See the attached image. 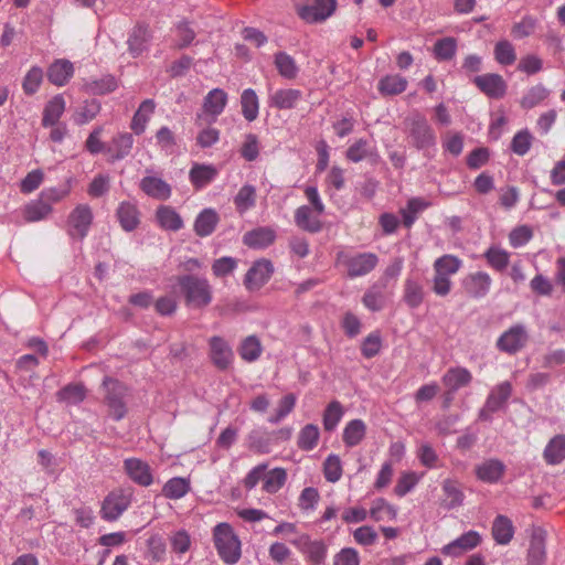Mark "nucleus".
<instances>
[{"label":"nucleus","instance_id":"72a5a7b5","mask_svg":"<svg viewBox=\"0 0 565 565\" xmlns=\"http://www.w3.org/2000/svg\"><path fill=\"white\" fill-rule=\"evenodd\" d=\"M65 109V100L61 95L54 96L44 107L42 125L44 127L55 126Z\"/></svg>","mask_w":565,"mask_h":565},{"label":"nucleus","instance_id":"58836bf2","mask_svg":"<svg viewBox=\"0 0 565 565\" xmlns=\"http://www.w3.org/2000/svg\"><path fill=\"white\" fill-rule=\"evenodd\" d=\"M407 87V81L401 75H386L379 82V92L382 95H398Z\"/></svg>","mask_w":565,"mask_h":565},{"label":"nucleus","instance_id":"393cba45","mask_svg":"<svg viewBox=\"0 0 565 565\" xmlns=\"http://www.w3.org/2000/svg\"><path fill=\"white\" fill-rule=\"evenodd\" d=\"M386 284L384 280H377L364 294L362 298L363 305L371 311H380L385 306L384 290Z\"/></svg>","mask_w":565,"mask_h":565},{"label":"nucleus","instance_id":"c03bdc74","mask_svg":"<svg viewBox=\"0 0 565 565\" xmlns=\"http://www.w3.org/2000/svg\"><path fill=\"white\" fill-rule=\"evenodd\" d=\"M216 175V170L211 166L194 164L190 170L192 184L200 189L210 183Z\"/></svg>","mask_w":565,"mask_h":565},{"label":"nucleus","instance_id":"c756f323","mask_svg":"<svg viewBox=\"0 0 565 565\" xmlns=\"http://www.w3.org/2000/svg\"><path fill=\"white\" fill-rule=\"evenodd\" d=\"M512 394V385L510 382L505 381L497 386H494L489 393L486 402L488 403V408L491 411H500L503 408Z\"/></svg>","mask_w":565,"mask_h":565},{"label":"nucleus","instance_id":"338daca9","mask_svg":"<svg viewBox=\"0 0 565 565\" xmlns=\"http://www.w3.org/2000/svg\"><path fill=\"white\" fill-rule=\"evenodd\" d=\"M237 260L230 256L217 258L212 264V271L215 277L222 278L235 270Z\"/></svg>","mask_w":565,"mask_h":565},{"label":"nucleus","instance_id":"bf43d9fd","mask_svg":"<svg viewBox=\"0 0 565 565\" xmlns=\"http://www.w3.org/2000/svg\"><path fill=\"white\" fill-rule=\"evenodd\" d=\"M461 262L459 258L452 255H444L436 259L434 264L435 274L449 277L458 271Z\"/></svg>","mask_w":565,"mask_h":565},{"label":"nucleus","instance_id":"052dcab7","mask_svg":"<svg viewBox=\"0 0 565 565\" xmlns=\"http://www.w3.org/2000/svg\"><path fill=\"white\" fill-rule=\"evenodd\" d=\"M85 390L79 384H68L57 392V399L70 404H77L84 401Z\"/></svg>","mask_w":565,"mask_h":565},{"label":"nucleus","instance_id":"a19ab883","mask_svg":"<svg viewBox=\"0 0 565 565\" xmlns=\"http://www.w3.org/2000/svg\"><path fill=\"white\" fill-rule=\"evenodd\" d=\"M51 211V204L39 198L25 205L23 216L26 222H38L44 220Z\"/></svg>","mask_w":565,"mask_h":565},{"label":"nucleus","instance_id":"dca6fc26","mask_svg":"<svg viewBox=\"0 0 565 565\" xmlns=\"http://www.w3.org/2000/svg\"><path fill=\"white\" fill-rule=\"evenodd\" d=\"M302 99V92L295 88H281L271 94L268 98L270 107L279 110L292 109Z\"/></svg>","mask_w":565,"mask_h":565},{"label":"nucleus","instance_id":"f704fd0d","mask_svg":"<svg viewBox=\"0 0 565 565\" xmlns=\"http://www.w3.org/2000/svg\"><path fill=\"white\" fill-rule=\"evenodd\" d=\"M154 108L156 105L152 99H146L140 104L130 124V128L136 135H141L145 131L146 125L153 114Z\"/></svg>","mask_w":565,"mask_h":565},{"label":"nucleus","instance_id":"4be33fe9","mask_svg":"<svg viewBox=\"0 0 565 565\" xmlns=\"http://www.w3.org/2000/svg\"><path fill=\"white\" fill-rule=\"evenodd\" d=\"M140 189L149 196L157 200H167L171 195V186L157 177H145L140 181Z\"/></svg>","mask_w":565,"mask_h":565},{"label":"nucleus","instance_id":"3c124183","mask_svg":"<svg viewBox=\"0 0 565 565\" xmlns=\"http://www.w3.org/2000/svg\"><path fill=\"white\" fill-rule=\"evenodd\" d=\"M494 58L501 65H512L516 61L514 46L508 40H501L494 45Z\"/></svg>","mask_w":565,"mask_h":565},{"label":"nucleus","instance_id":"4c0bfd02","mask_svg":"<svg viewBox=\"0 0 565 565\" xmlns=\"http://www.w3.org/2000/svg\"><path fill=\"white\" fill-rule=\"evenodd\" d=\"M270 435L263 428L253 429L247 436L248 448L257 454L270 451Z\"/></svg>","mask_w":565,"mask_h":565},{"label":"nucleus","instance_id":"4468645a","mask_svg":"<svg viewBox=\"0 0 565 565\" xmlns=\"http://www.w3.org/2000/svg\"><path fill=\"white\" fill-rule=\"evenodd\" d=\"M124 470L135 483L141 487H149L153 481L150 466L141 459H126Z\"/></svg>","mask_w":565,"mask_h":565},{"label":"nucleus","instance_id":"864d4df0","mask_svg":"<svg viewBox=\"0 0 565 565\" xmlns=\"http://www.w3.org/2000/svg\"><path fill=\"white\" fill-rule=\"evenodd\" d=\"M342 462L338 455H329L323 462V475L327 481L334 483L342 477Z\"/></svg>","mask_w":565,"mask_h":565},{"label":"nucleus","instance_id":"79ce46f5","mask_svg":"<svg viewBox=\"0 0 565 565\" xmlns=\"http://www.w3.org/2000/svg\"><path fill=\"white\" fill-rule=\"evenodd\" d=\"M190 491L189 480L174 477L166 482L162 488V493L166 498L177 500L184 497Z\"/></svg>","mask_w":565,"mask_h":565},{"label":"nucleus","instance_id":"c85d7f7f","mask_svg":"<svg viewBox=\"0 0 565 565\" xmlns=\"http://www.w3.org/2000/svg\"><path fill=\"white\" fill-rule=\"evenodd\" d=\"M159 225L168 231L177 232L183 227V221L180 214L171 206L161 205L156 212Z\"/></svg>","mask_w":565,"mask_h":565},{"label":"nucleus","instance_id":"7c9ffc66","mask_svg":"<svg viewBox=\"0 0 565 565\" xmlns=\"http://www.w3.org/2000/svg\"><path fill=\"white\" fill-rule=\"evenodd\" d=\"M543 457L548 465H558L565 460V435L554 436L547 443Z\"/></svg>","mask_w":565,"mask_h":565},{"label":"nucleus","instance_id":"09e8293b","mask_svg":"<svg viewBox=\"0 0 565 565\" xmlns=\"http://www.w3.org/2000/svg\"><path fill=\"white\" fill-rule=\"evenodd\" d=\"M275 65L278 73L287 79H292L298 74V67L295 60L285 52H278L275 55Z\"/></svg>","mask_w":565,"mask_h":565},{"label":"nucleus","instance_id":"1a4fd4ad","mask_svg":"<svg viewBox=\"0 0 565 565\" xmlns=\"http://www.w3.org/2000/svg\"><path fill=\"white\" fill-rule=\"evenodd\" d=\"M273 274V263L266 258L258 259L247 270L244 285L250 291L258 290L271 278Z\"/></svg>","mask_w":565,"mask_h":565},{"label":"nucleus","instance_id":"5fc2aeb1","mask_svg":"<svg viewBox=\"0 0 565 565\" xmlns=\"http://www.w3.org/2000/svg\"><path fill=\"white\" fill-rule=\"evenodd\" d=\"M457 50V41L455 38L448 36L438 40L434 45L435 57L439 61L451 60Z\"/></svg>","mask_w":565,"mask_h":565},{"label":"nucleus","instance_id":"a878e982","mask_svg":"<svg viewBox=\"0 0 565 565\" xmlns=\"http://www.w3.org/2000/svg\"><path fill=\"white\" fill-rule=\"evenodd\" d=\"M545 558V533L537 529L534 530L527 551L529 565H542Z\"/></svg>","mask_w":565,"mask_h":565},{"label":"nucleus","instance_id":"cd10ccee","mask_svg":"<svg viewBox=\"0 0 565 565\" xmlns=\"http://www.w3.org/2000/svg\"><path fill=\"white\" fill-rule=\"evenodd\" d=\"M295 223L309 233H318L322 230V222L312 215V210L308 205H301L296 210Z\"/></svg>","mask_w":565,"mask_h":565},{"label":"nucleus","instance_id":"aec40b11","mask_svg":"<svg viewBox=\"0 0 565 565\" xmlns=\"http://www.w3.org/2000/svg\"><path fill=\"white\" fill-rule=\"evenodd\" d=\"M121 228L131 232L140 223V213L137 205L132 202H121L116 212Z\"/></svg>","mask_w":565,"mask_h":565},{"label":"nucleus","instance_id":"412c9836","mask_svg":"<svg viewBox=\"0 0 565 565\" xmlns=\"http://www.w3.org/2000/svg\"><path fill=\"white\" fill-rule=\"evenodd\" d=\"M220 216L216 213V211L211 207H207L199 213L194 221L193 228L198 236L205 237L211 235L215 231Z\"/></svg>","mask_w":565,"mask_h":565},{"label":"nucleus","instance_id":"0e129e2a","mask_svg":"<svg viewBox=\"0 0 565 565\" xmlns=\"http://www.w3.org/2000/svg\"><path fill=\"white\" fill-rule=\"evenodd\" d=\"M43 79V72L40 67L33 66L24 76L22 87L26 95H33L40 87Z\"/></svg>","mask_w":565,"mask_h":565},{"label":"nucleus","instance_id":"2eb2a0df","mask_svg":"<svg viewBox=\"0 0 565 565\" xmlns=\"http://www.w3.org/2000/svg\"><path fill=\"white\" fill-rule=\"evenodd\" d=\"M481 543V536L477 531H468L458 539L445 545L441 550L444 555L457 557Z\"/></svg>","mask_w":565,"mask_h":565},{"label":"nucleus","instance_id":"a211bd4d","mask_svg":"<svg viewBox=\"0 0 565 565\" xmlns=\"http://www.w3.org/2000/svg\"><path fill=\"white\" fill-rule=\"evenodd\" d=\"M151 34L148 25L140 23L137 24L130 32L127 40L129 53L134 57H137L140 54H142L148 49Z\"/></svg>","mask_w":565,"mask_h":565},{"label":"nucleus","instance_id":"4d7b16f0","mask_svg":"<svg viewBox=\"0 0 565 565\" xmlns=\"http://www.w3.org/2000/svg\"><path fill=\"white\" fill-rule=\"evenodd\" d=\"M484 258L487 259L488 264L498 271H503L510 262L509 253L497 247H490L484 253Z\"/></svg>","mask_w":565,"mask_h":565},{"label":"nucleus","instance_id":"9d476101","mask_svg":"<svg viewBox=\"0 0 565 565\" xmlns=\"http://www.w3.org/2000/svg\"><path fill=\"white\" fill-rule=\"evenodd\" d=\"M472 83L481 93L492 99H501L507 94L508 85L503 77L497 73L475 76Z\"/></svg>","mask_w":565,"mask_h":565},{"label":"nucleus","instance_id":"e433bc0d","mask_svg":"<svg viewBox=\"0 0 565 565\" xmlns=\"http://www.w3.org/2000/svg\"><path fill=\"white\" fill-rule=\"evenodd\" d=\"M366 433V426L362 419L350 420L343 429V443L348 447H354L359 445Z\"/></svg>","mask_w":565,"mask_h":565},{"label":"nucleus","instance_id":"de8ad7c7","mask_svg":"<svg viewBox=\"0 0 565 565\" xmlns=\"http://www.w3.org/2000/svg\"><path fill=\"white\" fill-rule=\"evenodd\" d=\"M238 353L244 361L254 362L262 353V344L256 335L245 338L238 349Z\"/></svg>","mask_w":565,"mask_h":565},{"label":"nucleus","instance_id":"6e6552de","mask_svg":"<svg viewBox=\"0 0 565 565\" xmlns=\"http://www.w3.org/2000/svg\"><path fill=\"white\" fill-rule=\"evenodd\" d=\"M529 340V334L523 324H514L503 332L497 341V348L501 352L515 354L522 350Z\"/></svg>","mask_w":565,"mask_h":565},{"label":"nucleus","instance_id":"ddd939ff","mask_svg":"<svg viewBox=\"0 0 565 565\" xmlns=\"http://www.w3.org/2000/svg\"><path fill=\"white\" fill-rule=\"evenodd\" d=\"M134 136L130 132H118L107 143L105 153L109 154V162H115L127 158L134 147Z\"/></svg>","mask_w":565,"mask_h":565},{"label":"nucleus","instance_id":"423d86ee","mask_svg":"<svg viewBox=\"0 0 565 565\" xmlns=\"http://www.w3.org/2000/svg\"><path fill=\"white\" fill-rule=\"evenodd\" d=\"M131 501V489L118 488L110 491L102 502L99 511L102 519L107 522L117 521L121 514L130 507Z\"/></svg>","mask_w":565,"mask_h":565},{"label":"nucleus","instance_id":"f03ea898","mask_svg":"<svg viewBox=\"0 0 565 565\" xmlns=\"http://www.w3.org/2000/svg\"><path fill=\"white\" fill-rule=\"evenodd\" d=\"M403 131L409 146L426 151L435 148L437 138L434 128L422 113L414 110L403 120Z\"/></svg>","mask_w":565,"mask_h":565},{"label":"nucleus","instance_id":"473e14b6","mask_svg":"<svg viewBox=\"0 0 565 565\" xmlns=\"http://www.w3.org/2000/svg\"><path fill=\"white\" fill-rule=\"evenodd\" d=\"M443 491L445 494V499L443 501V505L448 509H455L462 504L465 494L460 488L458 481L452 479H446L443 482Z\"/></svg>","mask_w":565,"mask_h":565},{"label":"nucleus","instance_id":"f257e3e1","mask_svg":"<svg viewBox=\"0 0 565 565\" xmlns=\"http://www.w3.org/2000/svg\"><path fill=\"white\" fill-rule=\"evenodd\" d=\"M175 281L188 308L204 309L212 302L213 290L206 278L184 274L177 276Z\"/></svg>","mask_w":565,"mask_h":565},{"label":"nucleus","instance_id":"49530a36","mask_svg":"<svg viewBox=\"0 0 565 565\" xmlns=\"http://www.w3.org/2000/svg\"><path fill=\"white\" fill-rule=\"evenodd\" d=\"M256 189L250 184L243 185L234 198V204L239 213H244L255 205Z\"/></svg>","mask_w":565,"mask_h":565},{"label":"nucleus","instance_id":"f8f14e48","mask_svg":"<svg viewBox=\"0 0 565 565\" xmlns=\"http://www.w3.org/2000/svg\"><path fill=\"white\" fill-rule=\"evenodd\" d=\"M210 359L220 371H226L233 362V351L221 337L214 335L209 340Z\"/></svg>","mask_w":565,"mask_h":565},{"label":"nucleus","instance_id":"f3484780","mask_svg":"<svg viewBox=\"0 0 565 565\" xmlns=\"http://www.w3.org/2000/svg\"><path fill=\"white\" fill-rule=\"evenodd\" d=\"M276 239V232L267 226L248 231L243 236V243L255 249L266 248Z\"/></svg>","mask_w":565,"mask_h":565},{"label":"nucleus","instance_id":"e2e57ef3","mask_svg":"<svg viewBox=\"0 0 565 565\" xmlns=\"http://www.w3.org/2000/svg\"><path fill=\"white\" fill-rule=\"evenodd\" d=\"M533 237V231L529 225L514 227L509 234L510 245L514 248L527 244Z\"/></svg>","mask_w":565,"mask_h":565},{"label":"nucleus","instance_id":"20e7f679","mask_svg":"<svg viewBox=\"0 0 565 565\" xmlns=\"http://www.w3.org/2000/svg\"><path fill=\"white\" fill-rule=\"evenodd\" d=\"M337 263L345 267L349 278H356L370 274L377 266L379 257L370 252L350 254L341 250L337 253Z\"/></svg>","mask_w":565,"mask_h":565},{"label":"nucleus","instance_id":"5701e85b","mask_svg":"<svg viewBox=\"0 0 565 565\" xmlns=\"http://www.w3.org/2000/svg\"><path fill=\"white\" fill-rule=\"evenodd\" d=\"M74 67L68 60H56L47 70V79L56 86L65 85L73 76Z\"/></svg>","mask_w":565,"mask_h":565},{"label":"nucleus","instance_id":"39448f33","mask_svg":"<svg viewBox=\"0 0 565 565\" xmlns=\"http://www.w3.org/2000/svg\"><path fill=\"white\" fill-rule=\"evenodd\" d=\"M337 9V0H301L296 4L298 17L306 23L324 22Z\"/></svg>","mask_w":565,"mask_h":565},{"label":"nucleus","instance_id":"6e6d98bb","mask_svg":"<svg viewBox=\"0 0 565 565\" xmlns=\"http://www.w3.org/2000/svg\"><path fill=\"white\" fill-rule=\"evenodd\" d=\"M287 472L282 468H275L265 476L263 489L268 493H276L286 482Z\"/></svg>","mask_w":565,"mask_h":565},{"label":"nucleus","instance_id":"ea45409f","mask_svg":"<svg viewBox=\"0 0 565 565\" xmlns=\"http://www.w3.org/2000/svg\"><path fill=\"white\" fill-rule=\"evenodd\" d=\"M242 114L248 121H254L258 116L259 103L256 92L252 88L243 90L241 96Z\"/></svg>","mask_w":565,"mask_h":565},{"label":"nucleus","instance_id":"6ab92c4d","mask_svg":"<svg viewBox=\"0 0 565 565\" xmlns=\"http://www.w3.org/2000/svg\"><path fill=\"white\" fill-rule=\"evenodd\" d=\"M490 286L491 278L483 271L471 274L463 280L467 294L473 298L484 297L489 292Z\"/></svg>","mask_w":565,"mask_h":565},{"label":"nucleus","instance_id":"37998d69","mask_svg":"<svg viewBox=\"0 0 565 565\" xmlns=\"http://www.w3.org/2000/svg\"><path fill=\"white\" fill-rule=\"evenodd\" d=\"M344 414L342 404L339 401H332L323 412L322 423L327 431H333Z\"/></svg>","mask_w":565,"mask_h":565},{"label":"nucleus","instance_id":"680f3d73","mask_svg":"<svg viewBox=\"0 0 565 565\" xmlns=\"http://www.w3.org/2000/svg\"><path fill=\"white\" fill-rule=\"evenodd\" d=\"M100 110V104L95 100H86L84 105L74 115V121L77 125H84L93 120Z\"/></svg>","mask_w":565,"mask_h":565},{"label":"nucleus","instance_id":"13d9d810","mask_svg":"<svg viewBox=\"0 0 565 565\" xmlns=\"http://www.w3.org/2000/svg\"><path fill=\"white\" fill-rule=\"evenodd\" d=\"M424 299L423 287L412 280L407 279L405 281V290H404V301L407 303L409 308H417Z\"/></svg>","mask_w":565,"mask_h":565},{"label":"nucleus","instance_id":"a18cd8bd","mask_svg":"<svg viewBox=\"0 0 565 565\" xmlns=\"http://www.w3.org/2000/svg\"><path fill=\"white\" fill-rule=\"evenodd\" d=\"M319 436L320 433L318 426L307 424L299 433L297 445L301 450H312L318 445Z\"/></svg>","mask_w":565,"mask_h":565},{"label":"nucleus","instance_id":"0eeeda50","mask_svg":"<svg viewBox=\"0 0 565 565\" xmlns=\"http://www.w3.org/2000/svg\"><path fill=\"white\" fill-rule=\"evenodd\" d=\"M106 390L105 403L108 406L109 414L115 420L122 419L127 414L125 397L127 395V386L110 377H106L103 382Z\"/></svg>","mask_w":565,"mask_h":565},{"label":"nucleus","instance_id":"9b49d317","mask_svg":"<svg viewBox=\"0 0 565 565\" xmlns=\"http://www.w3.org/2000/svg\"><path fill=\"white\" fill-rule=\"evenodd\" d=\"M93 222V212L87 204L77 205L68 216L70 231L72 237L84 238L87 235Z\"/></svg>","mask_w":565,"mask_h":565},{"label":"nucleus","instance_id":"69168bd1","mask_svg":"<svg viewBox=\"0 0 565 565\" xmlns=\"http://www.w3.org/2000/svg\"><path fill=\"white\" fill-rule=\"evenodd\" d=\"M110 189V178L108 174H97L88 185L87 193L92 198H100Z\"/></svg>","mask_w":565,"mask_h":565},{"label":"nucleus","instance_id":"2f4dec72","mask_svg":"<svg viewBox=\"0 0 565 565\" xmlns=\"http://www.w3.org/2000/svg\"><path fill=\"white\" fill-rule=\"evenodd\" d=\"M514 534L512 521L505 515H498L492 524V536L498 544L505 545L511 542Z\"/></svg>","mask_w":565,"mask_h":565},{"label":"nucleus","instance_id":"c9c22d12","mask_svg":"<svg viewBox=\"0 0 565 565\" xmlns=\"http://www.w3.org/2000/svg\"><path fill=\"white\" fill-rule=\"evenodd\" d=\"M226 103L227 94L221 88H214L204 97L203 108L205 113L216 117L222 114Z\"/></svg>","mask_w":565,"mask_h":565},{"label":"nucleus","instance_id":"603ef678","mask_svg":"<svg viewBox=\"0 0 565 565\" xmlns=\"http://www.w3.org/2000/svg\"><path fill=\"white\" fill-rule=\"evenodd\" d=\"M548 96V90L542 85L537 84L531 87L522 97L520 105L524 109H531L542 103Z\"/></svg>","mask_w":565,"mask_h":565},{"label":"nucleus","instance_id":"b1692460","mask_svg":"<svg viewBox=\"0 0 565 565\" xmlns=\"http://www.w3.org/2000/svg\"><path fill=\"white\" fill-rule=\"evenodd\" d=\"M505 471V466L498 459H489L477 466L476 475L483 482H498Z\"/></svg>","mask_w":565,"mask_h":565},{"label":"nucleus","instance_id":"bb28decb","mask_svg":"<svg viewBox=\"0 0 565 565\" xmlns=\"http://www.w3.org/2000/svg\"><path fill=\"white\" fill-rule=\"evenodd\" d=\"M472 380L471 373L465 367H450L443 376V384L446 388L458 391L470 384Z\"/></svg>","mask_w":565,"mask_h":565},{"label":"nucleus","instance_id":"774afa93","mask_svg":"<svg viewBox=\"0 0 565 565\" xmlns=\"http://www.w3.org/2000/svg\"><path fill=\"white\" fill-rule=\"evenodd\" d=\"M382 347L381 337L377 332L369 334L362 342L361 352L366 359L374 358L379 354Z\"/></svg>","mask_w":565,"mask_h":565},{"label":"nucleus","instance_id":"8fccbe9b","mask_svg":"<svg viewBox=\"0 0 565 565\" xmlns=\"http://www.w3.org/2000/svg\"><path fill=\"white\" fill-rule=\"evenodd\" d=\"M347 158L352 162H360L366 158H377V152L374 149H369L365 139H359L347 150Z\"/></svg>","mask_w":565,"mask_h":565},{"label":"nucleus","instance_id":"7ed1b4c3","mask_svg":"<svg viewBox=\"0 0 565 565\" xmlns=\"http://www.w3.org/2000/svg\"><path fill=\"white\" fill-rule=\"evenodd\" d=\"M215 547L222 561L228 565L241 558V541L228 523H220L213 532Z\"/></svg>","mask_w":565,"mask_h":565}]
</instances>
